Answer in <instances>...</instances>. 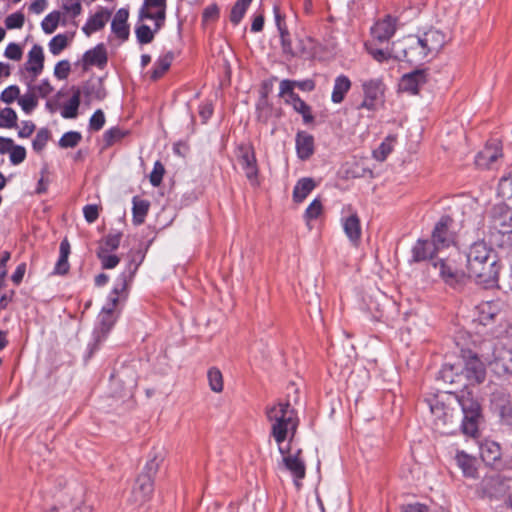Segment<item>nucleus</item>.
Segmentation results:
<instances>
[{"instance_id":"nucleus-28","label":"nucleus","mask_w":512,"mask_h":512,"mask_svg":"<svg viewBox=\"0 0 512 512\" xmlns=\"http://www.w3.org/2000/svg\"><path fill=\"white\" fill-rule=\"evenodd\" d=\"M109 18L110 13L108 11H98L88 19L82 30L87 36H90L92 33L104 28Z\"/></svg>"},{"instance_id":"nucleus-34","label":"nucleus","mask_w":512,"mask_h":512,"mask_svg":"<svg viewBox=\"0 0 512 512\" xmlns=\"http://www.w3.org/2000/svg\"><path fill=\"white\" fill-rule=\"evenodd\" d=\"M173 60L172 53H167L163 57H160L154 64V68L151 73V78L157 80L164 75V73L170 68Z\"/></svg>"},{"instance_id":"nucleus-24","label":"nucleus","mask_w":512,"mask_h":512,"mask_svg":"<svg viewBox=\"0 0 512 512\" xmlns=\"http://www.w3.org/2000/svg\"><path fill=\"white\" fill-rule=\"evenodd\" d=\"M296 151L301 160L309 159L314 153V138L305 131H300L296 135Z\"/></svg>"},{"instance_id":"nucleus-39","label":"nucleus","mask_w":512,"mask_h":512,"mask_svg":"<svg viewBox=\"0 0 512 512\" xmlns=\"http://www.w3.org/2000/svg\"><path fill=\"white\" fill-rule=\"evenodd\" d=\"M480 454L484 461L493 462L500 457V447L494 442L482 444L480 446Z\"/></svg>"},{"instance_id":"nucleus-63","label":"nucleus","mask_w":512,"mask_h":512,"mask_svg":"<svg viewBox=\"0 0 512 512\" xmlns=\"http://www.w3.org/2000/svg\"><path fill=\"white\" fill-rule=\"evenodd\" d=\"M283 53L293 55L291 38L288 29L279 31Z\"/></svg>"},{"instance_id":"nucleus-52","label":"nucleus","mask_w":512,"mask_h":512,"mask_svg":"<svg viewBox=\"0 0 512 512\" xmlns=\"http://www.w3.org/2000/svg\"><path fill=\"white\" fill-rule=\"evenodd\" d=\"M25 22V16L21 12H15L5 18V26L7 29H20Z\"/></svg>"},{"instance_id":"nucleus-8","label":"nucleus","mask_w":512,"mask_h":512,"mask_svg":"<svg viewBox=\"0 0 512 512\" xmlns=\"http://www.w3.org/2000/svg\"><path fill=\"white\" fill-rule=\"evenodd\" d=\"M459 403L463 411L462 431L464 434L476 438L478 436V426L481 419L480 404L471 397L462 396Z\"/></svg>"},{"instance_id":"nucleus-47","label":"nucleus","mask_w":512,"mask_h":512,"mask_svg":"<svg viewBox=\"0 0 512 512\" xmlns=\"http://www.w3.org/2000/svg\"><path fill=\"white\" fill-rule=\"evenodd\" d=\"M155 29L152 30L148 25L142 24L135 30L137 40L140 44L151 43L154 39Z\"/></svg>"},{"instance_id":"nucleus-25","label":"nucleus","mask_w":512,"mask_h":512,"mask_svg":"<svg viewBox=\"0 0 512 512\" xmlns=\"http://www.w3.org/2000/svg\"><path fill=\"white\" fill-rule=\"evenodd\" d=\"M107 52L103 44H98L93 49L85 52L83 61L85 65L103 68L107 63Z\"/></svg>"},{"instance_id":"nucleus-40","label":"nucleus","mask_w":512,"mask_h":512,"mask_svg":"<svg viewBox=\"0 0 512 512\" xmlns=\"http://www.w3.org/2000/svg\"><path fill=\"white\" fill-rule=\"evenodd\" d=\"M17 119L18 117L14 109L6 107L0 110V128H16Z\"/></svg>"},{"instance_id":"nucleus-61","label":"nucleus","mask_w":512,"mask_h":512,"mask_svg":"<svg viewBox=\"0 0 512 512\" xmlns=\"http://www.w3.org/2000/svg\"><path fill=\"white\" fill-rule=\"evenodd\" d=\"M4 55L11 60L18 61L22 58L23 51L20 45L16 43H10L7 45Z\"/></svg>"},{"instance_id":"nucleus-42","label":"nucleus","mask_w":512,"mask_h":512,"mask_svg":"<svg viewBox=\"0 0 512 512\" xmlns=\"http://www.w3.org/2000/svg\"><path fill=\"white\" fill-rule=\"evenodd\" d=\"M61 18L59 11H53L45 16L41 22L42 30L46 34H52L58 27Z\"/></svg>"},{"instance_id":"nucleus-38","label":"nucleus","mask_w":512,"mask_h":512,"mask_svg":"<svg viewBox=\"0 0 512 512\" xmlns=\"http://www.w3.org/2000/svg\"><path fill=\"white\" fill-rule=\"evenodd\" d=\"M252 0H238L231 9L230 21L237 25L243 19L247 8L251 4Z\"/></svg>"},{"instance_id":"nucleus-59","label":"nucleus","mask_w":512,"mask_h":512,"mask_svg":"<svg viewBox=\"0 0 512 512\" xmlns=\"http://www.w3.org/2000/svg\"><path fill=\"white\" fill-rule=\"evenodd\" d=\"M105 124V116L102 110H96L89 120V127L91 130L99 131Z\"/></svg>"},{"instance_id":"nucleus-30","label":"nucleus","mask_w":512,"mask_h":512,"mask_svg":"<svg viewBox=\"0 0 512 512\" xmlns=\"http://www.w3.org/2000/svg\"><path fill=\"white\" fill-rule=\"evenodd\" d=\"M132 203L133 223L135 225H141L142 223H144L145 218L148 214L150 202L148 200L135 196L133 197Z\"/></svg>"},{"instance_id":"nucleus-41","label":"nucleus","mask_w":512,"mask_h":512,"mask_svg":"<svg viewBox=\"0 0 512 512\" xmlns=\"http://www.w3.org/2000/svg\"><path fill=\"white\" fill-rule=\"evenodd\" d=\"M498 190L508 205L512 206V171L507 176L501 178Z\"/></svg>"},{"instance_id":"nucleus-35","label":"nucleus","mask_w":512,"mask_h":512,"mask_svg":"<svg viewBox=\"0 0 512 512\" xmlns=\"http://www.w3.org/2000/svg\"><path fill=\"white\" fill-rule=\"evenodd\" d=\"M272 113H273V107L269 103L267 97L266 96L261 97L256 105V115H257L258 121L267 123L268 120L271 118Z\"/></svg>"},{"instance_id":"nucleus-36","label":"nucleus","mask_w":512,"mask_h":512,"mask_svg":"<svg viewBox=\"0 0 512 512\" xmlns=\"http://www.w3.org/2000/svg\"><path fill=\"white\" fill-rule=\"evenodd\" d=\"M18 104L26 114H30L38 105V96L30 88L28 92L20 96Z\"/></svg>"},{"instance_id":"nucleus-26","label":"nucleus","mask_w":512,"mask_h":512,"mask_svg":"<svg viewBox=\"0 0 512 512\" xmlns=\"http://www.w3.org/2000/svg\"><path fill=\"white\" fill-rule=\"evenodd\" d=\"M71 252V246L69 241L65 238L61 241L59 247V258L55 264L53 274L55 275H65L68 273L70 269V264L68 262V257Z\"/></svg>"},{"instance_id":"nucleus-49","label":"nucleus","mask_w":512,"mask_h":512,"mask_svg":"<svg viewBox=\"0 0 512 512\" xmlns=\"http://www.w3.org/2000/svg\"><path fill=\"white\" fill-rule=\"evenodd\" d=\"M49 138H50L49 130L46 128L40 129L37 132V134L32 142L33 149L36 152H41L44 149V147L46 146Z\"/></svg>"},{"instance_id":"nucleus-12","label":"nucleus","mask_w":512,"mask_h":512,"mask_svg":"<svg viewBox=\"0 0 512 512\" xmlns=\"http://www.w3.org/2000/svg\"><path fill=\"white\" fill-rule=\"evenodd\" d=\"M237 159L250 183L257 185L258 166L254 148L249 144H241L237 148Z\"/></svg>"},{"instance_id":"nucleus-9","label":"nucleus","mask_w":512,"mask_h":512,"mask_svg":"<svg viewBox=\"0 0 512 512\" xmlns=\"http://www.w3.org/2000/svg\"><path fill=\"white\" fill-rule=\"evenodd\" d=\"M453 224L454 220L448 215L442 216L435 224L431 239L439 251L455 245L456 234L452 229Z\"/></svg>"},{"instance_id":"nucleus-37","label":"nucleus","mask_w":512,"mask_h":512,"mask_svg":"<svg viewBox=\"0 0 512 512\" xmlns=\"http://www.w3.org/2000/svg\"><path fill=\"white\" fill-rule=\"evenodd\" d=\"M207 378L210 389L215 393H220L223 391L224 383H223V376L221 371L216 368L212 367L207 372Z\"/></svg>"},{"instance_id":"nucleus-13","label":"nucleus","mask_w":512,"mask_h":512,"mask_svg":"<svg viewBox=\"0 0 512 512\" xmlns=\"http://www.w3.org/2000/svg\"><path fill=\"white\" fill-rule=\"evenodd\" d=\"M464 366L461 373L465 376L470 384H480L485 380L486 368L485 364L479 357L472 353L467 352L463 355Z\"/></svg>"},{"instance_id":"nucleus-44","label":"nucleus","mask_w":512,"mask_h":512,"mask_svg":"<svg viewBox=\"0 0 512 512\" xmlns=\"http://www.w3.org/2000/svg\"><path fill=\"white\" fill-rule=\"evenodd\" d=\"M82 139V135L77 131H69L62 135L59 140V146L61 148H74Z\"/></svg>"},{"instance_id":"nucleus-62","label":"nucleus","mask_w":512,"mask_h":512,"mask_svg":"<svg viewBox=\"0 0 512 512\" xmlns=\"http://www.w3.org/2000/svg\"><path fill=\"white\" fill-rule=\"evenodd\" d=\"M457 461L466 475L473 476L474 470L472 469V460L467 455L458 454Z\"/></svg>"},{"instance_id":"nucleus-48","label":"nucleus","mask_w":512,"mask_h":512,"mask_svg":"<svg viewBox=\"0 0 512 512\" xmlns=\"http://www.w3.org/2000/svg\"><path fill=\"white\" fill-rule=\"evenodd\" d=\"M323 211L322 202L319 199H314L307 207L304 218L307 222L317 219Z\"/></svg>"},{"instance_id":"nucleus-4","label":"nucleus","mask_w":512,"mask_h":512,"mask_svg":"<svg viewBox=\"0 0 512 512\" xmlns=\"http://www.w3.org/2000/svg\"><path fill=\"white\" fill-rule=\"evenodd\" d=\"M161 455H154L145 465L144 471L137 477L131 492V501L135 505H142L147 502L153 493V477L157 473Z\"/></svg>"},{"instance_id":"nucleus-53","label":"nucleus","mask_w":512,"mask_h":512,"mask_svg":"<svg viewBox=\"0 0 512 512\" xmlns=\"http://www.w3.org/2000/svg\"><path fill=\"white\" fill-rule=\"evenodd\" d=\"M165 168L160 161H156L153 166V170L150 173L149 180L152 186L158 187L163 179Z\"/></svg>"},{"instance_id":"nucleus-22","label":"nucleus","mask_w":512,"mask_h":512,"mask_svg":"<svg viewBox=\"0 0 512 512\" xmlns=\"http://www.w3.org/2000/svg\"><path fill=\"white\" fill-rule=\"evenodd\" d=\"M486 360L494 365L495 369L500 367L504 373L512 375V341L507 347L498 349L494 354L493 360H489L488 358H486Z\"/></svg>"},{"instance_id":"nucleus-17","label":"nucleus","mask_w":512,"mask_h":512,"mask_svg":"<svg viewBox=\"0 0 512 512\" xmlns=\"http://www.w3.org/2000/svg\"><path fill=\"white\" fill-rule=\"evenodd\" d=\"M399 27V20L392 15H385L371 27L372 37L379 42L390 40Z\"/></svg>"},{"instance_id":"nucleus-10","label":"nucleus","mask_w":512,"mask_h":512,"mask_svg":"<svg viewBox=\"0 0 512 512\" xmlns=\"http://www.w3.org/2000/svg\"><path fill=\"white\" fill-rule=\"evenodd\" d=\"M416 35L430 59L434 58L448 41L446 33L434 27L418 32Z\"/></svg>"},{"instance_id":"nucleus-32","label":"nucleus","mask_w":512,"mask_h":512,"mask_svg":"<svg viewBox=\"0 0 512 512\" xmlns=\"http://www.w3.org/2000/svg\"><path fill=\"white\" fill-rule=\"evenodd\" d=\"M121 239V232L109 233L108 235L103 237V239L99 242L97 251L113 253L115 250L119 248Z\"/></svg>"},{"instance_id":"nucleus-19","label":"nucleus","mask_w":512,"mask_h":512,"mask_svg":"<svg viewBox=\"0 0 512 512\" xmlns=\"http://www.w3.org/2000/svg\"><path fill=\"white\" fill-rule=\"evenodd\" d=\"M341 224L350 243L357 247L362 236L361 222L358 214L351 212L349 215L342 217Z\"/></svg>"},{"instance_id":"nucleus-16","label":"nucleus","mask_w":512,"mask_h":512,"mask_svg":"<svg viewBox=\"0 0 512 512\" xmlns=\"http://www.w3.org/2000/svg\"><path fill=\"white\" fill-rule=\"evenodd\" d=\"M139 16L141 19L154 20L155 31H159L166 19V0H144Z\"/></svg>"},{"instance_id":"nucleus-29","label":"nucleus","mask_w":512,"mask_h":512,"mask_svg":"<svg viewBox=\"0 0 512 512\" xmlns=\"http://www.w3.org/2000/svg\"><path fill=\"white\" fill-rule=\"evenodd\" d=\"M316 184L312 178L304 177L297 181L293 189V201L301 203L312 192Z\"/></svg>"},{"instance_id":"nucleus-11","label":"nucleus","mask_w":512,"mask_h":512,"mask_svg":"<svg viewBox=\"0 0 512 512\" xmlns=\"http://www.w3.org/2000/svg\"><path fill=\"white\" fill-rule=\"evenodd\" d=\"M503 152L501 143L497 140L490 141L476 155L475 164L481 169L498 168L502 162Z\"/></svg>"},{"instance_id":"nucleus-18","label":"nucleus","mask_w":512,"mask_h":512,"mask_svg":"<svg viewBox=\"0 0 512 512\" xmlns=\"http://www.w3.org/2000/svg\"><path fill=\"white\" fill-rule=\"evenodd\" d=\"M301 450H298L296 454H289V451L285 449L283 455V463L286 469L291 473L294 478V484L297 489L301 488V480L305 477L306 467L304 460L300 458Z\"/></svg>"},{"instance_id":"nucleus-7","label":"nucleus","mask_w":512,"mask_h":512,"mask_svg":"<svg viewBox=\"0 0 512 512\" xmlns=\"http://www.w3.org/2000/svg\"><path fill=\"white\" fill-rule=\"evenodd\" d=\"M461 255L457 251L445 259H437L432 263L433 267L439 271L440 278L448 285L454 286L460 283L466 276V272L462 267L457 265V259Z\"/></svg>"},{"instance_id":"nucleus-31","label":"nucleus","mask_w":512,"mask_h":512,"mask_svg":"<svg viewBox=\"0 0 512 512\" xmlns=\"http://www.w3.org/2000/svg\"><path fill=\"white\" fill-rule=\"evenodd\" d=\"M81 101V92L79 88L73 89V95L70 100L63 106L61 116L65 119H73L77 117L78 108Z\"/></svg>"},{"instance_id":"nucleus-1","label":"nucleus","mask_w":512,"mask_h":512,"mask_svg":"<svg viewBox=\"0 0 512 512\" xmlns=\"http://www.w3.org/2000/svg\"><path fill=\"white\" fill-rule=\"evenodd\" d=\"M287 399L269 405L265 409L267 421L270 423V436L278 445L279 452L285 454L283 443L291 441L299 426V417L294 404L298 402V389L294 385L287 388Z\"/></svg>"},{"instance_id":"nucleus-14","label":"nucleus","mask_w":512,"mask_h":512,"mask_svg":"<svg viewBox=\"0 0 512 512\" xmlns=\"http://www.w3.org/2000/svg\"><path fill=\"white\" fill-rule=\"evenodd\" d=\"M364 100L360 107L367 110H375L377 105L383 102L385 85L380 79H370L362 84Z\"/></svg>"},{"instance_id":"nucleus-27","label":"nucleus","mask_w":512,"mask_h":512,"mask_svg":"<svg viewBox=\"0 0 512 512\" xmlns=\"http://www.w3.org/2000/svg\"><path fill=\"white\" fill-rule=\"evenodd\" d=\"M351 81L346 75H339L334 81V86L331 94V101L335 104L341 103L346 94L351 89Z\"/></svg>"},{"instance_id":"nucleus-57","label":"nucleus","mask_w":512,"mask_h":512,"mask_svg":"<svg viewBox=\"0 0 512 512\" xmlns=\"http://www.w3.org/2000/svg\"><path fill=\"white\" fill-rule=\"evenodd\" d=\"M112 32L122 41L128 39L130 31L127 23L113 22L111 23Z\"/></svg>"},{"instance_id":"nucleus-56","label":"nucleus","mask_w":512,"mask_h":512,"mask_svg":"<svg viewBox=\"0 0 512 512\" xmlns=\"http://www.w3.org/2000/svg\"><path fill=\"white\" fill-rule=\"evenodd\" d=\"M10 162L13 165H19L26 158V149L23 146L13 144L9 152Z\"/></svg>"},{"instance_id":"nucleus-55","label":"nucleus","mask_w":512,"mask_h":512,"mask_svg":"<svg viewBox=\"0 0 512 512\" xmlns=\"http://www.w3.org/2000/svg\"><path fill=\"white\" fill-rule=\"evenodd\" d=\"M297 82L292 80H282L280 82V96L286 97V100H293V96H298V94L294 93V87L296 86Z\"/></svg>"},{"instance_id":"nucleus-43","label":"nucleus","mask_w":512,"mask_h":512,"mask_svg":"<svg viewBox=\"0 0 512 512\" xmlns=\"http://www.w3.org/2000/svg\"><path fill=\"white\" fill-rule=\"evenodd\" d=\"M430 410L436 420L442 421L444 424L449 418V409L440 401L434 400L430 403Z\"/></svg>"},{"instance_id":"nucleus-5","label":"nucleus","mask_w":512,"mask_h":512,"mask_svg":"<svg viewBox=\"0 0 512 512\" xmlns=\"http://www.w3.org/2000/svg\"><path fill=\"white\" fill-rule=\"evenodd\" d=\"M393 58L409 63H421L430 59L417 35H407L392 43Z\"/></svg>"},{"instance_id":"nucleus-3","label":"nucleus","mask_w":512,"mask_h":512,"mask_svg":"<svg viewBox=\"0 0 512 512\" xmlns=\"http://www.w3.org/2000/svg\"><path fill=\"white\" fill-rule=\"evenodd\" d=\"M129 277L126 273H122L117 278L115 287L109 295V303L103 307L98 319L99 324L95 330L96 340L100 342L110 332L116 322L114 310L118 304L120 295L128 288Z\"/></svg>"},{"instance_id":"nucleus-51","label":"nucleus","mask_w":512,"mask_h":512,"mask_svg":"<svg viewBox=\"0 0 512 512\" xmlns=\"http://www.w3.org/2000/svg\"><path fill=\"white\" fill-rule=\"evenodd\" d=\"M19 98L20 88L17 85H10L9 87L5 88L0 95L1 101L6 104H11Z\"/></svg>"},{"instance_id":"nucleus-46","label":"nucleus","mask_w":512,"mask_h":512,"mask_svg":"<svg viewBox=\"0 0 512 512\" xmlns=\"http://www.w3.org/2000/svg\"><path fill=\"white\" fill-rule=\"evenodd\" d=\"M68 45V38L64 34L54 36L49 42V50L53 55L60 54Z\"/></svg>"},{"instance_id":"nucleus-54","label":"nucleus","mask_w":512,"mask_h":512,"mask_svg":"<svg viewBox=\"0 0 512 512\" xmlns=\"http://www.w3.org/2000/svg\"><path fill=\"white\" fill-rule=\"evenodd\" d=\"M125 136H126V132L122 131L121 129H119L117 127H113L104 133L103 138H104L106 146H111L114 143L120 141Z\"/></svg>"},{"instance_id":"nucleus-23","label":"nucleus","mask_w":512,"mask_h":512,"mask_svg":"<svg viewBox=\"0 0 512 512\" xmlns=\"http://www.w3.org/2000/svg\"><path fill=\"white\" fill-rule=\"evenodd\" d=\"M437 252L439 250L434 246L432 240H418L412 248V259L414 262L425 261L432 259Z\"/></svg>"},{"instance_id":"nucleus-33","label":"nucleus","mask_w":512,"mask_h":512,"mask_svg":"<svg viewBox=\"0 0 512 512\" xmlns=\"http://www.w3.org/2000/svg\"><path fill=\"white\" fill-rule=\"evenodd\" d=\"M395 142V136H387L379 147L373 151V157L380 162L385 161L388 155L393 151Z\"/></svg>"},{"instance_id":"nucleus-58","label":"nucleus","mask_w":512,"mask_h":512,"mask_svg":"<svg viewBox=\"0 0 512 512\" xmlns=\"http://www.w3.org/2000/svg\"><path fill=\"white\" fill-rule=\"evenodd\" d=\"M37 96L46 98L53 92V87L50 84L49 80L44 79L38 85L30 87Z\"/></svg>"},{"instance_id":"nucleus-20","label":"nucleus","mask_w":512,"mask_h":512,"mask_svg":"<svg viewBox=\"0 0 512 512\" xmlns=\"http://www.w3.org/2000/svg\"><path fill=\"white\" fill-rule=\"evenodd\" d=\"M427 82L426 70L418 69L402 76L400 88L402 91L417 94L419 88Z\"/></svg>"},{"instance_id":"nucleus-15","label":"nucleus","mask_w":512,"mask_h":512,"mask_svg":"<svg viewBox=\"0 0 512 512\" xmlns=\"http://www.w3.org/2000/svg\"><path fill=\"white\" fill-rule=\"evenodd\" d=\"M491 228L499 234H512V206L499 204L493 208Z\"/></svg>"},{"instance_id":"nucleus-64","label":"nucleus","mask_w":512,"mask_h":512,"mask_svg":"<svg viewBox=\"0 0 512 512\" xmlns=\"http://www.w3.org/2000/svg\"><path fill=\"white\" fill-rule=\"evenodd\" d=\"M367 49H368L369 54L378 62H384V61L388 60L389 58L393 57L392 50L389 52V51H385L382 49L370 48V47H367Z\"/></svg>"},{"instance_id":"nucleus-50","label":"nucleus","mask_w":512,"mask_h":512,"mask_svg":"<svg viewBox=\"0 0 512 512\" xmlns=\"http://www.w3.org/2000/svg\"><path fill=\"white\" fill-rule=\"evenodd\" d=\"M62 8L72 18H75L82 12L81 0H62Z\"/></svg>"},{"instance_id":"nucleus-2","label":"nucleus","mask_w":512,"mask_h":512,"mask_svg":"<svg viewBox=\"0 0 512 512\" xmlns=\"http://www.w3.org/2000/svg\"><path fill=\"white\" fill-rule=\"evenodd\" d=\"M467 275L479 284L492 285L497 282L499 266L493 249L484 241L473 243L466 254Z\"/></svg>"},{"instance_id":"nucleus-21","label":"nucleus","mask_w":512,"mask_h":512,"mask_svg":"<svg viewBox=\"0 0 512 512\" xmlns=\"http://www.w3.org/2000/svg\"><path fill=\"white\" fill-rule=\"evenodd\" d=\"M44 68V52L43 48L35 44L32 46L28 53L27 61L25 63V69L36 78L41 74Z\"/></svg>"},{"instance_id":"nucleus-60","label":"nucleus","mask_w":512,"mask_h":512,"mask_svg":"<svg viewBox=\"0 0 512 512\" xmlns=\"http://www.w3.org/2000/svg\"><path fill=\"white\" fill-rule=\"evenodd\" d=\"M70 72V63L67 60L59 61L54 67V75L56 78L66 79Z\"/></svg>"},{"instance_id":"nucleus-45","label":"nucleus","mask_w":512,"mask_h":512,"mask_svg":"<svg viewBox=\"0 0 512 512\" xmlns=\"http://www.w3.org/2000/svg\"><path fill=\"white\" fill-rule=\"evenodd\" d=\"M96 255L97 258L100 260L103 269H113L120 262V258L113 253L96 251Z\"/></svg>"},{"instance_id":"nucleus-6","label":"nucleus","mask_w":512,"mask_h":512,"mask_svg":"<svg viewBox=\"0 0 512 512\" xmlns=\"http://www.w3.org/2000/svg\"><path fill=\"white\" fill-rule=\"evenodd\" d=\"M477 321L484 327H489L493 336H497L503 328V315L501 304L498 301H486L476 306Z\"/></svg>"}]
</instances>
